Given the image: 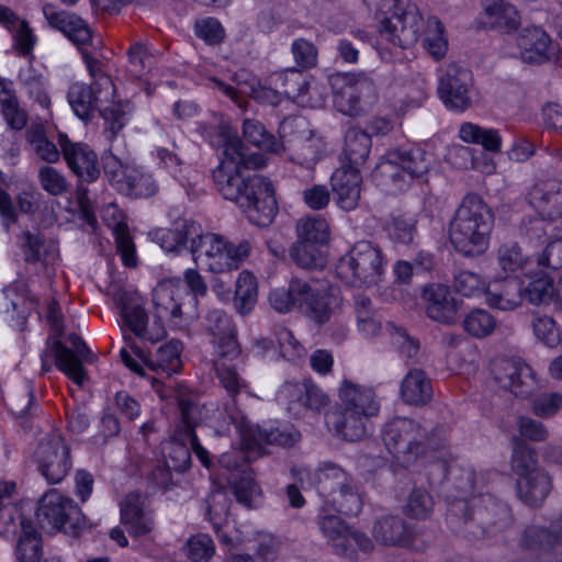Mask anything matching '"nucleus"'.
Instances as JSON below:
<instances>
[{
    "mask_svg": "<svg viewBox=\"0 0 562 562\" xmlns=\"http://www.w3.org/2000/svg\"><path fill=\"white\" fill-rule=\"evenodd\" d=\"M202 136L211 146L221 149V161L213 178L224 199L235 201L248 221L257 226H268L278 213V203L272 182L260 176H244V169L261 168L266 158L247 155L234 128L223 121L215 127L202 126Z\"/></svg>",
    "mask_w": 562,
    "mask_h": 562,
    "instance_id": "nucleus-1",
    "label": "nucleus"
},
{
    "mask_svg": "<svg viewBox=\"0 0 562 562\" xmlns=\"http://www.w3.org/2000/svg\"><path fill=\"white\" fill-rule=\"evenodd\" d=\"M422 428L414 420L396 417L390 420L383 430V441L387 451L395 461L405 468H409L420 460H430V468L439 470L443 476H452L457 480L456 487L460 495L452 496V510H465V518H474L480 522H487L491 517L499 520H508L509 510L505 504L491 494L474 496L476 492V473L471 469H457L443 458V452L422 450Z\"/></svg>",
    "mask_w": 562,
    "mask_h": 562,
    "instance_id": "nucleus-2",
    "label": "nucleus"
},
{
    "mask_svg": "<svg viewBox=\"0 0 562 562\" xmlns=\"http://www.w3.org/2000/svg\"><path fill=\"white\" fill-rule=\"evenodd\" d=\"M374 19L381 37L395 46L415 45L424 31V46L435 59H441L448 50L442 23L431 16L425 24L418 7L411 0H380Z\"/></svg>",
    "mask_w": 562,
    "mask_h": 562,
    "instance_id": "nucleus-3",
    "label": "nucleus"
},
{
    "mask_svg": "<svg viewBox=\"0 0 562 562\" xmlns=\"http://www.w3.org/2000/svg\"><path fill=\"white\" fill-rule=\"evenodd\" d=\"M83 58L93 83H71L67 93L68 103L75 115L83 121L90 120L98 109L111 133L110 137H113L126 124L132 105L117 98L112 79L101 71L98 60L88 55H83Z\"/></svg>",
    "mask_w": 562,
    "mask_h": 562,
    "instance_id": "nucleus-4",
    "label": "nucleus"
},
{
    "mask_svg": "<svg viewBox=\"0 0 562 562\" xmlns=\"http://www.w3.org/2000/svg\"><path fill=\"white\" fill-rule=\"evenodd\" d=\"M518 430L521 438L514 439L512 470L517 476L518 497L529 506H538L551 490V480L537 467L535 450L522 438L531 441H543L548 437L546 426L527 416L518 419Z\"/></svg>",
    "mask_w": 562,
    "mask_h": 562,
    "instance_id": "nucleus-5",
    "label": "nucleus"
},
{
    "mask_svg": "<svg viewBox=\"0 0 562 562\" xmlns=\"http://www.w3.org/2000/svg\"><path fill=\"white\" fill-rule=\"evenodd\" d=\"M381 403L373 387L344 380L338 391L336 411L325 416L328 429L348 441L363 439L378 416Z\"/></svg>",
    "mask_w": 562,
    "mask_h": 562,
    "instance_id": "nucleus-6",
    "label": "nucleus"
},
{
    "mask_svg": "<svg viewBox=\"0 0 562 562\" xmlns=\"http://www.w3.org/2000/svg\"><path fill=\"white\" fill-rule=\"evenodd\" d=\"M494 226V214L483 198L467 194L457 207L448 227L454 250L465 257H479L487 251Z\"/></svg>",
    "mask_w": 562,
    "mask_h": 562,
    "instance_id": "nucleus-7",
    "label": "nucleus"
},
{
    "mask_svg": "<svg viewBox=\"0 0 562 562\" xmlns=\"http://www.w3.org/2000/svg\"><path fill=\"white\" fill-rule=\"evenodd\" d=\"M192 257L202 270L225 274L238 270L250 257L252 245L248 239L231 240L224 235L192 225Z\"/></svg>",
    "mask_w": 562,
    "mask_h": 562,
    "instance_id": "nucleus-8",
    "label": "nucleus"
},
{
    "mask_svg": "<svg viewBox=\"0 0 562 562\" xmlns=\"http://www.w3.org/2000/svg\"><path fill=\"white\" fill-rule=\"evenodd\" d=\"M434 155L420 146L390 151L375 166L372 179L387 194L406 191L414 179H422L434 165Z\"/></svg>",
    "mask_w": 562,
    "mask_h": 562,
    "instance_id": "nucleus-9",
    "label": "nucleus"
},
{
    "mask_svg": "<svg viewBox=\"0 0 562 562\" xmlns=\"http://www.w3.org/2000/svg\"><path fill=\"white\" fill-rule=\"evenodd\" d=\"M207 330L212 336L213 367L222 385L235 396L246 387L245 380L237 373L233 362L240 356L236 340V330L232 318L221 310H214L206 315Z\"/></svg>",
    "mask_w": 562,
    "mask_h": 562,
    "instance_id": "nucleus-10",
    "label": "nucleus"
},
{
    "mask_svg": "<svg viewBox=\"0 0 562 562\" xmlns=\"http://www.w3.org/2000/svg\"><path fill=\"white\" fill-rule=\"evenodd\" d=\"M335 270L337 277L346 284L368 289L382 281L386 259L379 246L361 240L338 259Z\"/></svg>",
    "mask_w": 562,
    "mask_h": 562,
    "instance_id": "nucleus-11",
    "label": "nucleus"
},
{
    "mask_svg": "<svg viewBox=\"0 0 562 562\" xmlns=\"http://www.w3.org/2000/svg\"><path fill=\"white\" fill-rule=\"evenodd\" d=\"M187 299L188 293L179 278L159 282L153 291L154 315L158 325L182 329L198 318L195 301L189 302Z\"/></svg>",
    "mask_w": 562,
    "mask_h": 562,
    "instance_id": "nucleus-12",
    "label": "nucleus"
},
{
    "mask_svg": "<svg viewBox=\"0 0 562 562\" xmlns=\"http://www.w3.org/2000/svg\"><path fill=\"white\" fill-rule=\"evenodd\" d=\"M531 209L539 218L530 221L526 234L532 238L546 235L544 222H553L562 217V182L555 179L536 181L526 196Z\"/></svg>",
    "mask_w": 562,
    "mask_h": 562,
    "instance_id": "nucleus-13",
    "label": "nucleus"
},
{
    "mask_svg": "<svg viewBox=\"0 0 562 562\" xmlns=\"http://www.w3.org/2000/svg\"><path fill=\"white\" fill-rule=\"evenodd\" d=\"M282 138L289 137L292 161L300 166L312 168L325 155L326 142L308 128L304 117H286L280 125Z\"/></svg>",
    "mask_w": 562,
    "mask_h": 562,
    "instance_id": "nucleus-14",
    "label": "nucleus"
},
{
    "mask_svg": "<svg viewBox=\"0 0 562 562\" xmlns=\"http://www.w3.org/2000/svg\"><path fill=\"white\" fill-rule=\"evenodd\" d=\"M38 516L52 528L77 537L86 526L81 509L74 501L56 488L45 493L40 501Z\"/></svg>",
    "mask_w": 562,
    "mask_h": 562,
    "instance_id": "nucleus-15",
    "label": "nucleus"
},
{
    "mask_svg": "<svg viewBox=\"0 0 562 562\" xmlns=\"http://www.w3.org/2000/svg\"><path fill=\"white\" fill-rule=\"evenodd\" d=\"M182 344L179 340H170L159 347L155 356L146 357L144 352L135 347H122L120 356L123 363L134 373L144 375L143 364L156 373L170 375L179 372L181 368Z\"/></svg>",
    "mask_w": 562,
    "mask_h": 562,
    "instance_id": "nucleus-16",
    "label": "nucleus"
},
{
    "mask_svg": "<svg viewBox=\"0 0 562 562\" xmlns=\"http://www.w3.org/2000/svg\"><path fill=\"white\" fill-rule=\"evenodd\" d=\"M33 459L38 472L49 484L61 482L71 468L69 448L57 432L38 442Z\"/></svg>",
    "mask_w": 562,
    "mask_h": 562,
    "instance_id": "nucleus-17",
    "label": "nucleus"
},
{
    "mask_svg": "<svg viewBox=\"0 0 562 562\" xmlns=\"http://www.w3.org/2000/svg\"><path fill=\"white\" fill-rule=\"evenodd\" d=\"M331 512H334L331 508L322 505L318 526L335 552L350 558L355 548L369 552L372 549V541L361 532L351 531L344 520Z\"/></svg>",
    "mask_w": 562,
    "mask_h": 562,
    "instance_id": "nucleus-18",
    "label": "nucleus"
},
{
    "mask_svg": "<svg viewBox=\"0 0 562 562\" xmlns=\"http://www.w3.org/2000/svg\"><path fill=\"white\" fill-rule=\"evenodd\" d=\"M239 435L240 447L247 452L248 460L267 453V446L291 447L301 438L300 432L292 425L261 428L246 422L240 424Z\"/></svg>",
    "mask_w": 562,
    "mask_h": 562,
    "instance_id": "nucleus-19",
    "label": "nucleus"
},
{
    "mask_svg": "<svg viewBox=\"0 0 562 562\" xmlns=\"http://www.w3.org/2000/svg\"><path fill=\"white\" fill-rule=\"evenodd\" d=\"M490 373L501 389L516 396H528L537 384L533 370L520 358L496 357L491 361Z\"/></svg>",
    "mask_w": 562,
    "mask_h": 562,
    "instance_id": "nucleus-20",
    "label": "nucleus"
},
{
    "mask_svg": "<svg viewBox=\"0 0 562 562\" xmlns=\"http://www.w3.org/2000/svg\"><path fill=\"white\" fill-rule=\"evenodd\" d=\"M68 341L72 349L59 340H55L50 345V353L54 357L56 368L75 384L82 386L88 380L85 363H93L95 355L77 334H70Z\"/></svg>",
    "mask_w": 562,
    "mask_h": 562,
    "instance_id": "nucleus-21",
    "label": "nucleus"
},
{
    "mask_svg": "<svg viewBox=\"0 0 562 562\" xmlns=\"http://www.w3.org/2000/svg\"><path fill=\"white\" fill-rule=\"evenodd\" d=\"M471 83L472 77L469 70L450 65L439 78V97L447 108L464 111L471 103Z\"/></svg>",
    "mask_w": 562,
    "mask_h": 562,
    "instance_id": "nucleus-22",
    "label": "nucleus"
},
{
    "mask_svg": "<svg viewBox=\"0 0 562 562\" xmlns=\"http://www.w3.org/2000/svg\"><path fill=\"white\" fill-rule=\"evenodd\" d=\"M116 302L124 326L135 336L153 342L166 336L162 325L157 324L153 329L147 327L148 317L146 311L135 294L122 292L116 295Z\"/></svg>",
    "mask_w": 562,
    "mask_h": 562,
    "instance_id": "nucleus-23",
    "label": "nucleus"
},
{
    "mask_svg": "<svg viewBox=\"0 0 562 562\" xmlns=\"http://www.w3.org/2000/svg\"><path fill=\"white\" fill-rule=\"evenodd\" d=\"M308 292L304 295L301 311L319 324L328 322L341 306L339 291L327 283L311 281Z\"/></svg>",
    "mask_w": 562,
    "mask_h": 562,
    "instance_id": "nucleus-24",
    "label": "nucleus"
},
{
    "mask_svg": "<svg viewBox=\"0 0 562 562\" xmlns=\"http://www.w3.org/2000/svg\"><path fill=\"white\" fill-rule=\"evenodd\" d=\"M291 474L302 485L315 486L323 499L336 494V490L350 479L342 468L331 462L321 463L313 474L305 468L293 467Z\"/></svg>",
    "mask_w": 562,
    "mask_h": 562,
    "instance_id": "nucleus-25",
    "label": "nucleus"
},
{
    "mask_svg": "<svg viewBox=\"0 0 562 562\" xmlns=\"http://www.w3.org/2000/svg\"><path fill=\"white\" fill-rule=\"evenodd\" d=\"M58 144L70 170L82 181L93 182L100 176L97 154L86 144L72 143L59 134Z\"/></svg>",
    "mask_w": 562,
    "mask_h": 562,
    "instance_id": "nucleus-26",
    "label": "nucleus"
},
{
    "mask_svg": "<svg viewBox=\"0 0 562 562\" xmlns=\"http://www.w3.org/2000/svg\"><path fill=\"white\" fill-rule=\"evenodd\" d=\"M426 314L432 321L441 324H452L458 315V302L448 285L430 283L420 293Z\"/></svg>",
    "mask_w": 562,
    "mask_h": 562,
    "instance_id": "nucleus-27",
    "label": "nucleus"
},
{
    "mask_svg": "<svg viewBox=\"0 0 562 562\" xmlns=\"http://www.w3.org/2000/svg\"><path fill=\"white\" fill-rule=\"evenodd\" d=\"M179 408L182 422L184 423L186 439L190 442V449L194 452L203 467L212 470V460L207 450L201 446L194 432V428L202 424L205 418L206 407L200 406L195 400L190 396H179Z\"/></svg>",
    "mask_w": 562,
    "mask_h": 562,
    "instance_id": "nucleus-28",
    "label": "nucleus"
},
{
    "mask_svg": "<svg viewBox=\"0 0 562 562\" xmlns=\"http://www.w3.org/2000/svg\"><path fill=\"white\" fill-rule=\"evenodd\" d=\"M121 522L133 537L150 533L155 528L153 512L146 506L145 498L138 493L125 496L121 505Z\"/></svg>",
    "mask_w": 562,
    "mask_h": 562,
    "instance_id": "nucleus-29",
    "label": "nucleus"
},
{
    "mask_svg": "<svg viewBox=\"0 0 562 562\" xmlns=\"http://www.w3.org/2000/svg\"><path fill=\"white\" fill-rule=\"evenodd\" d=\"M498 272L493 282L512 279L520 281L529 277L531 260L525 255L517 243L509 241L502 244L496 251Z\"/></svg>",
    "mask_w": 562,
    "mask_h": 562,
    "instance_id": "nucleus-30",
    "label": "nucleus"
},
{
    "mask_svg": "<svg viewBox=\"0 0 562 562\" xmlns=\"http://www.w3.org/2000/svg\"><path fill=\"white\" fill-rule=\"evenodd\" d=\"M362 177L356 167L341 166L331 176V189L340 209L351 211L360 200Z\"/></svg>",
    "mask_w": 562,
    "mask_h": 562,
    "instance_id": "nucleus-31",
    "label": "nucleus"
},
{
    "mask_svg": "<svg viewBox=\"0 0 562 562\" xmlns=\"http://www.w3.org/2000/svg\"><path fill=\"white\" fill-rule=\"evenodd\" d=\"M517 46L521 60L529 64H542L553 54L550 36L538 26L525 27L517 36Z\"/></svg>",
    "mask_w": 562,
    "mask_h": 562,
    "instance_id": "nucleus-32",
    "label": "nucleus"
},
{
    "mask_svg": "<svg viewBox=\"0 0 562 562\" xmlns=\"http://www.w3.org/2000/svg\"><path fill=\"white\" fill-rule=\"evenodd\" d=\"M43 14L48 24L64 33L76 45H85L91 41V30L87 23L74 13L58 11L52 4L43 7Z\"/></svg>",
    "mask_w": 562,
    "mask_h": 562,
    "instance_id": "nucleus-33",
    "label": "nucleus"
},
{
    "mask_svg": "<svg viewBox=\"0 0 562 562\" xmlns=\"http://www.w3.org/2000/svg\"><path fill=\"white\" fill-rule=\"evenodd\" d=\"M374 539L385 546L414 547L415 532L405 521L393 515L379 518L372 528Z\"/></svg>",
    "mask_w": 562,
    "mask_h": 562,
    "instance_id": "nucleus-34",
    "label": "nucleus"
},
{
    "mask_svg": "<svg viewBox=\"0 0 562 562\" xmlns=\"http://www.w3.org/2000/svg\"><path fill=\"white\" fill-rule=\"evenodd\" d=\"M308 282L292 279L288 285L274 288L269 292L268 302L272 310L279 314H288L294 310H302L304 295H308Z\"/></svg>",
    "mask_w": 562,
    "mask_h": 562,
    "instance_id": "nucleus-35",
    "label": "nucleus"
},
{
    "mask_svg": "<svg viewBox=\"0 0 562 562\" xmlns=\"http://www.w3.org/2000/svg\"><path fill=\"white\" fill-rule=\"evenodd\" d=\"M192 225H200L194 221H182L176 227L155 228L148 233L149 238L158 244L166 252H180L189 249L192 252V240L194 239L189 231Z\"/></svg>",
    "mask_w": 562,
    "mask_h": 562,
    "instance_id": "nucleus-36",
    "label": "nucleus"
},
{
    "mask_svg": "<svg viewBox=\"0 0 562 562\" xmlns=\"http://www.w3.org/2000/svg\"><path fill=\"white\" fill-rule=\"evenodd\" d=\"M14 490L13 482L0 483V536L4 538L14 537L18 528L21 529V520H26L20 506L12 501Z\"/></svg>",
    "mask_w": 562,
    "mask_h": 562,
    "instance_id": "nucleus-37",
    "label": "nucleus"
},
{
    "mask_svg": "<svg viewBox=\"0 0 562 562\" xmlns=\"http://www.w3.org/2000/svg\"><path fill=\"white\" fill-rule=\"evenodd\" d=\"M161 452L169 468L183 472L190 467V442L186 439L184 423L177 427L171 438L161 446Z\"/></svg>",
    "mask_w": 562,
    "mask_h": 562,
    "instance_id": "nucleus-38",
    "label": "nucleus"
},
{
    "mask_svg": "<svg viewBox=\"0 0 562 562\" xmlns=\"http://www.w3.org/2000/svg\"><path fill=\"white\" fill-rule=\"evenodd\" d=\"M370 135L358 128H349L345 136V147L342 151V166L348 168L356 167L360 170L371 151Z\"/></svg>",
    "mask_w": 562,
    "mask_h": 562,
    "instance_id": "nucleus-39",
    "label": "nucleus"
},
{
    "mask_svg": "<svg viewBox=\"0 0 562 562\" xmlns=\"http://www.w3.org/2000/svg\"><path fill=\"white\" fill-rule=\"evenodd\" d=\"M258 279L249 270H241L235 280V290L232 300L236 312L248 315L258 302Z\"/></svg>",
    "mask_w": 562,
    "mask_h": 562,
    "instance_id": "nucleus-40",
    "label": "nucleus"
},
{
    "mask_svg": "<svg viewBox=\"0 0 562 562\" xmlns=\"http://www.w3.org/2000/svg\"><path fill=\"white\" fill-rule=\"evenodd\" d=\"M223 487L213 491L207 499V518L220 540L226 544H235V539L228 537L224 529L228 528L229 499Z\"/></svg>",
    "mask_w": 562,
    "mask_h": 562,
    "instance_id": "nucleus-41",
    "label": "nucleus"
},
{
    "mask_svg": "<svg viewBox=\"0 0 562 562\" xmlns=\"http://www.w3.org/2000/svg\"><path fill=\"white\" fill-rule=\"evenodd\" d=\"M401 396L411 405H424L432 397L430 380L423 370H411L401 383Z\"/></svg>",
    "mask_w": 562,
    "mask_h": 562,
    "instance_id": "nucleus-42",
    "label": "nucleus"
},
{
    "mask_svg": "<svg viewBox=\"0 0 562 562\" xmlns=\"http://www.w3.org/2000/svg\"><path fill=\"white\" fill-rule=\"evenodd\" d=\"M341 85L335 82L334 104L346 115L355 116L360 112V93L364 82L355 81L353 76L340 79Z\"/></svg>",
    "mask_w": 562,
    "mask_h": 562,
    "instance_id": "nucleus-43",
    "label": "nucleus"
},
{
    "mask_svg": "<svg viewBox=\"0 0 562 562\" xmlns=\"http://www.w3.org/2000/svg\"><path fill=\"white\" fill-rule=\"evenodd\" d=\"M42 554V540L35 526L30 520H21V533L15 548L16 559L20 562H38Z\"/></svg>",
    "mask_w": 562,
    "mask_h": 562,
    "instance_id": "nucleus-44",
    "label": "nucleus"
},
{
    "mask_svg": "<svg viewBox=\"0 0 562 562\" xmlns=\"http://www.w3.org/2000/svg\"><path fill=\"white\" fill-rule=\"evenodd\" d=\"M323 505L344 515H357L361 510L362 499L350 477L349 482H345L336 490V494L324 499Z\"/></svg>",
    "mask_w": 562,
    "mask_h": 562,
    "instance_id": "nucleus-45",
    "label": "nucleus"
},
{
    "mask_svg": "<svg viewBox=\"0 0 562 562\" xmlns=\"http://www.w3.org/2000/svg\"><path fill=\"white\" fill-rule=\"evenodd\" d=\"M236 501L247 508H256L262 503V491L250 471L243 470L238 479L227 477Z\"/></svg>",
    "mask_w": 562,
    "mask_h": 562,
    "instance_id": "nucleus-46",
    "label": "nucleus"
},
{
    "mask_svg": "<svg viewBox=\"0 0 562 562\" xmlns=\"http://www.w3.org/2000/svg\"><path fill=\"white\" fill-rule=\"evenodd\" d=\"M499 292L492 290L490 286L485 294L486 304L499 311H514L521 305L520 281L505 279Z\"/></svg>",
    "mask_w": 562,
    "mask_h": 562,
    "instance_id": "nucleus-47",
    "label": "nucleus"
},
{
    "mask_svg": "<svg viewBox=\"0 0 562 562\" xmlns=\"http://www.w3.org/2000/svg\"><path fill=\"white\" fill-rule=\"evenodd\" d=\"M0 105L8 125L13 130H22L27 122L25 112L20 109L13 83L0 79Z\"/></svg>",
    "mask_w": 562,
    "mask_h": 562,
    "instance_id": "nucleus-48",
    "label": "nucleus"
},
{
    "mask_svg": "<svg viewBox=\"0 0 562 562\" xmlns=\"http://www.w3.org/2000/svg\"><path fill=\"white\" fill-rule=\"evenodd\" d=\"M459 137L464 143L481 145L487 151L497 153L502 148V137L498 131L474 123H463L459 130Z\"/></svg>",
    "mask_w": 562,
    "mask_h": 562,
    "instance_id": "nucleus-49",
    "label": "nucleus"
},
{
    "mask_svg": "<svg viewBox=\"0 0 562 562\" xmlns=\"http://www.w3.org/2000/svg\"><path fill=\"white\" fill-rule=\"evenodd\" d=\"M528 285H524V280H520L519 289H521V300L525 297L530 304L533 305H553V297L555 296V288L550 278L542 274L540 277L531 276Z\"/></svg>",
    "mask_w": 562,
    "mask_h": 562,
    "instance_id": "nucleus-50",
    "label": "nucleus"
},
{
    "mask_svg": "<svg viewBox=\"0 0 562 562\" xmlns=\"http://www.w3.org/2000/svg\"><path fill=\"white\" fill-rule=\"evenodd\" d=\"M484 13L490 19V24L507 31L516 30L520 23L517 9L505 0L484 1Z\"/></svg>",
    "mask_w": 562,
    "mask_h": 562,
    "instance_id": "nucleus-51",
    "label": "nucleus"
},
{
    "mask_svg": "<svg viewBox=\"0 0 562 562\" xmlns=\"http://www.w3.org/2000/svg\"><path fill=\"white\" fill-rule=\"evenodd\" d=\"M214 85L228 98H231L235 103L241 106V102L239 101V93H250L251 98L260 103H266L270 105H277L281 101V90L273 89L266 86H249V90L246 87L241 89H236L233 86L226 85L217 79H213Z\"/></svg>",
    "mask_w": 562,
    "mask_h": 562,
    "instance_id": "nucleus-52",
    "label": "nucleus"
},
{
    "mask_svg": "<svg viewBox=\"0 0 562 562\" xmlns=\"http://www.w3.org/2000/svg\"><path fill=\"white\" fill-rule=\"evenodd\" d=\"M355 314L358 331L368 339L382 333L381 319L371 306V301L364 295L355 299Z\"/></svg>",
    "mask_w": 562,
    "mask_h": 562,
    "instance_id": "nucleus-53",
    "label": "nucleus"
},
{
    "mask_svg": "<svg viewBox=\"0 0 562 562\" xmlns=\"http://www.w3.org/2000/svg\"><path fill=\"white\" fill-rule=\"evenodd\" d=\"M274 86L281 90L282 95L292 100L297 105L300 102H307L302 98L303 89L307 85V74L297 69H286L272 77Z\"/></svg>",
    "mask_w": 562,
    "mask_h": 562,
    "instance_id": "nucleus-54",
    "label": "nucleus"
},
{
    "mask_svg": "<svg viewBox=\"0 0 562 562\" xmlns=\"http://www.w3.org/2000/svg\"><path fill=\"white\" fill-rule=\"evenodd\" d=\"M417 220L412 213H394L390 220L385 223V232L387 236L401 244L413 243L416 234Z\"/></svg>",
    "mask_w": 562,
    "mask_h": 562,
    "instance_id": "nucleus-55",
    "label": "nucleus"
},
{
    "mask_svg": "<svg viewBox=\"0 0 562 562\" xmlns=\"http://www.w3.org/2000/svg\"><path fill=\"white\" fill-rule=\"evenodd\" d=\"M243 134L248 143L268 153H279L283 149V143L269 133L259 121L245 120Z\"/></svg>",
    "mask_w": 562,
    "mask_h": 562,
    "instance_id": "nucleus-56",
    "label": "nucleus"
},
{
    "mask_svg": "<svg viewBox=\"0 0 562 562\" xmlns=\"http://www.w3.org/2000/svg\"><path fill=\"white\" fill-rule=\"evenodd\" d=\"M297 239L312 244H326L330 237L327 221L321 215L301 218L296 224Z\"/></svg>",
    "mask_w": 562,
    "mask_h": 562,
    "instance_id": "nucleus-57",
    "label": "nucleus"
},
{
    "mask_svg": "<svg viewBox=\"0 0 562 562\" xmlns=\"http://www.w3.org/2000/svg\"><path fill=\"white\" fill-rule=\"evenodd\" d=\"M322 245L297 239L291 249V256L302 268H323L326 263V257L319 248Z\"/></svg>",
    "mask_w": 562,
    "mask_h": 562,
    "instance_id": "nucleus-58",
    "label": "nucleus"
},
{
    "mask_svg": "<svg viewBox=\"0 0 562 562\" xmlns=\"http://www.w3.org/2000/svg\"><path fill=\"white\" fill-rule=\"evenodd\" d=\"M157 186L150 175L143 173L136 167L130 170L125 182L120 186L122 194L133 198H147L155 194Z\"/></svg>",
    "mask_w": 562,
    "mask_h": 562,
    "instance_id": "nucleus-59",
    "label": "nucleus"
},
{
    "mask_svg": "<svg viewBox=\"0 0 562 562\" xmlns=\"http://www.w3.org/2000/svg\"><path fill=\"white\" fill-rule=\"evenodd\" d=\"M533 334L540 342L555 348L562 342V329L558 323L548 315H537L532 319Z\"/></svg>",
    "mask_w": 562,
    "mask_h": 562,
    "instance_id": "nucleus-60",
    "label": "nucleus"
},
{
    "mask_svg": "<svg viewBox=\"0 0 562 562\" xmlns=\"http://www.w3.org/2000/svg\"><path fill=\"white\" fill-rule=\"evenodd\" d=\"M463 328L475 338H484L496 328V319L487 311L475 308L464 317Z\"/></svg>",
    "mask_w": 562,
    "mask_h": 562,
    "instance_id": "nucleus-61",
    "label": "nucleus"
},
{
    "mask_svg": "<svg viewBox=\"0 0 562 562\" xmlns=\"http://www.w3.org/2000/svg\"><path fill=\"white\" fill-rule=\"evenodd\" d=\"M112 234L114 236L116 249L121 256L122 262L126 267H136L137 258L135 244L131 236L127 224L123 221L113 224Z\"/></svg>",
    "mask_w": 562,
    "mask_h": 562,
    "instance_id": "nucleus-62",
    "label": "nucleus"
},
{
    "mask_svg": "<svg viewBox=\"0 0 562 562\" xmlns=\"http://www.w3.org/2000/svg\"><path fill=\"white\" fill-rule=\"evenodd\" d=\"M524 546L528 548H547L553 543H562V521L553 526V531H548L539 527H530L522 537Z\"/></svg>",
    "mask_w": 562,
    "mask_h": 562,
    "instance_id": "nucleus-63",
    "label": "nucleus"
},
{
    "mask_svg": "<svg viewBox=\"0 0 562 562\" xmlns=\"http://www.w3.org/2000/svg\"><path fill=\"white\" fill-rule=\"evenodd\" d=\"M186 553L193 562H207L215 553V546L207 535L198 533L188 539Z\"/></svg>",
    "mask_w": 562,
    "mask_h": 562,
    "instance_id": "nucleus-64",
    "label": "nucleus"
}]
</instances>
